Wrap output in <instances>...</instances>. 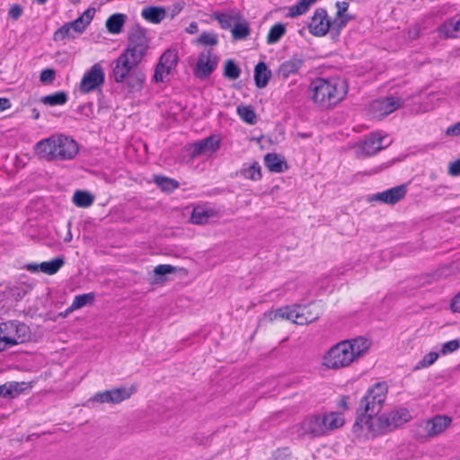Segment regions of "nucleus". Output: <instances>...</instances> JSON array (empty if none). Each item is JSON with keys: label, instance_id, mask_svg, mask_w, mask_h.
Returning a JSON list of instances; mask_svg holds the SVG:
<instances>
[{"label": "nucleus", "instance_id": "nucleus-1", "mask_svg": "<svg viewBox=\"0 0 460 460\" xmlns=\"http://www.w3.org/2000/svg\"><path fill=\"white\" fill-rule=\"evenodd\" d=\"M313 102L321 109H330L341 102L348 93V84L340 76L317 77L309 85Z\"/></svg>", "mask_w": 460, "mask_h": 460}, {"label": "nucleus", "instance_id": "nucleus-2", "mask_svg": "<svg viewBox=\"0 0 460 460\" xmlns=\"http://www.w3.org/2000/svg\"><path fill=\"white\" fill-rule=\"evenodd\" d=\"M387 385L385 382L376 383L367 389L366 394L359 402V407L357 410V420L354 428L360 429H368V426L376 420V416L383 408L387 394Z\"/></svg>", "mask_w": 460, "mask_h": 460}, {"label": "nucleus", "instance_id": "nucleus-3", "mask_svg": "<svg viewBox=\"0 0 460 460\" xmlns=\"http://www.w3.org/2000/svg\"><path fill=\"white\" fill-rule=\"evenodd\" d=\"M79 151L77 143L70 137L53 135L38 142L36 155L46 161H66L73 159Z\"/></svg>", "mask_w": 460, "mask_h": 460}, {"label": "nucleus", "instance_id": "nucleus-4", "mask_svg": "<svg viewBox=\"0 0 460 460\" xmlns=\"http://www.w3.org/2000/svg\"><path fill=\"white\" fill-rule=\"evenodd\" d=\"M141 61L121 53L112 62L111 77L118 84H122L129 93L140 92L143 88L146 75L138 67Z\"/></svg>", "mask_w": 460, "mask_h": 460}, {"label": "nucleus", "instance_id": "nucleus-5", "mask_svg": "<svg viewBox=\"0 0 460 460\" xmlns=\"http://www.w3.org/2000/svg\"><path fill=\"white\" fill-rule=\"evenodd\" d=\"M411 419L410 411L405 408L393 410L376 417L372 425L368 426V431L372 435H380L391 432Z\"/></svg>", "mask_w": 460, "mask_h": 460}, {"label": "nucleus", "instance_id": "nucleus-6", "mask_svg": "<svg viewBox=\"0 0 460 460\" xmlns=\"http://www.w3.org/2000/svg\"><path fill=\"white\" fill-rule=\"evenodd\" d=\"M323 360V365L329 369H340L349 366L355 358L349 341H343L332 346Z\"/></svg>", "mask_w": 460, "mask_h": 460}, {"label": "nucleus", "instance_id": "nucleus-7", "mask_svg": "<svg viewBox=\"0 0 460 460\" xmlns=\"http://www.w3.org/2000/svg\"><path fill=\"white\" fill-rule=\"evenodd\" d=\"M149 48V40L146 36V31L139 24L134 25L128 31V45L122 52L127 56L142 61Z\"/></svg>", "mask_w": 460, "mask_h": 460}, {"label": "nucleus", "instance_id": "nucleus-8", "mask_svg": "<svg viewBox=\"0 0 460 460\" xmlns=\"http://www.w3.org/2000/svg\"><path fill=\"white\" fill-rule=\"evenodd\" d=\"M1 338L5 348L24 343L31 338L29 326L19 321H8L0 323Z\"/></svg>", "mask_w": 460, "mask_h": 460}, {"label": "nucleus", "instance_id": "nucleus-9", "mask_svg": "<svg viewBox=\"0 0 460 460\" xmlns=\"http://www.w3.org/2000/svg\"><path fill=\"white\" fill-rule=\"evenodd\" d=\"M451 422L452 419L447 415H436L419 422L414 429V434L419 438H433L444 432Z\"/></svg>", "mask_w": 460, "mask_h": 460}, {"label": "nucleus", "instance_id": "nucleus-10", "mask_svg": "<svg viewBox=\"0 0 460 460\" xmlns=\"http://www.w3.org/2000/svg\"><path fill=\"white\" fill-rule=\"evenodd\" d=\"M392 140L386 134L381 131L372 132L367 135L358 145L361 155L364 157L372 156L379 151L388 147Z\"/></svg>", "mask_w": 460, "mask_h": 460}, {"label": "nucleus", "instance_id": "nucleus-11", "mask_svg": "<svg viewBox=\"0 0 460 460\" xmlns=\"http://www.w3.org/2000/svg\"><path fill=\"white\" fill-rule=\"evenodd\" d=\"M218 61L219 58L211 49L200 52L193 70L194 75L200 80L208 78L217 69Z\"/></svg>", "mask_w": 460, "mask_h": 460}, {"label": "nucleus", "instance_id": "nucleus-12", "mask_svg": "<svg viewBox=\"0 0 460 460\" xmlns=\"http://www.w3.org/2000/svg\"><path fill=\"white\" fill-rule=\"evenodd\" d=\"M105 80V75L100 64H94L87 70L81 80L79 90L82 93H89L99 89Z\"/></svg>", "mask_w": 460, "mask_h": 460}, {"label": "nucleus", "instance_id": "nucleus-13", "mask_svg": "<svg viewBox=\"0 0 460 460\" xmlns=\"http://www.w3.org/2000/svg\"><path fill=\"white\" fill-rule=\"evenodd\" d=\"M136 389L134 387H118L96 393L91 399L92 402L117 404L128 399Z\"/></svg>", "mask_w": 460, "mask_h": 460}, {"label": "nucleus", "instance_id": "nucleus-14", "mask_svg": "<svg viewBox=\"0 0 460 460\" xmlns=\"http://www.w3.org/2000/svg\"><path fill=\"white\" fill-rule=\"evenodd\" d=\"M178 63V55L175 50L167 49L160 57L159 62L155 66L154 80L156 83H164L171 71Z\"/></svg>", "mask_w": 460, "mask_h": 460}, {"label": "nucleus", "instance_id": "nucleus-15", "mask_svg": "<svg viewBox=\"0 0 460 460\" xmlns=\"http://www.w3.org/2000/svg\"><path fill=\"white\" fill-rule=\"evenodd\" d=\"M331 27L327 11L324 8H317L308 24L310 33L316 37H322L327 34Z\"/></svg>", "mask_w": 460, "mask_h": 460}, {"label": "nucleus", "instance_id": "nucleus-16", "mask_svg": "<svg viewBox=\"0 0 460 460\" xmlns=\"http://www.w3.org/2000/svg\"><path fill=\"white\" fill-rule=\"evenodd\" d=\"M325 432L326 427L322 415L308 416L300 423L302 436L320 437Z\"/></svg>", "mask_w": 460, "mask_h": 460}, {"label": "nucleus", "instance_id": "nucleus-17", "mask_svg": "<svg viewBox=\"0 0 460 460\" xmlns=\"http://www.w3.org/2000/svg\"><path fill=\"white\" fill-rule=\"evenodd\" d=\"M402 101L399 97L388 96L375 100L371 103V110L378 117L389 115L401 108Z\"/></svg>", "mask_w": 460, "mask_h": 460}, {"label": "nucleus", "instance_id": "nucleus-18", "mask_svg": "<svg viewBox=\"0 0 460 460\" xmlns=\"http://www.w3.org/2000/svg\"><path fill=\"white\" fill-rule=\"evenodd\" d=\"M407 193L406 185L402 184L382 192L375 194L372 200L385 204L394 205L402 200Z\"/></svg>", "mask_w": 460, "mask_h": 460}, {"label": "nucleus", "instance_id": "nucleus-19", "mask_svg": "<svg viewBox=\"0 0 460 460\" xmlns=\"http://www.w3.org/2000/svg\"><path fill=\"white\" fill-rule=\"evenodd\" d=\"M438 34L444 39H455L460 37V14H456L438 27Z\"/></svg>", "mask_w": 460, "mask_h": 460}, {"label": "nucleus", "instance_id": "nucleus-20", "mask_svg": "<svg viewBox=\"0 0 460 460\" xmlns=\"http://www.w3.org/2000/svg\"><path fill=\"white\" fill-rule=\"evenodd\" d=\"M219 146L220 140L216 136H210L193 145L191 155L195 157L204 153H213L216 152Z\"/></svg>", "mask_w": 460, "mask_h": 460}, {"label": "nucleus", "instance_id": "nucleus-21", "mask_svg": "<svg viewBox=\"0 0 460 460\" xmlns=\"http://www.w3.org/2000/svg\"><path fill=\"white\" fill-rule=\"evenodd\" d=\"M64 264V259L58 257L49 261H43L40 264H28L26 268L31 272H38L39 270H40L46 274L53 275L57 273Z\"/></svg>", "mask_w": 460, "mask_h": 460}, {"label": "nucleus", "instance_id": "nucleus-22", "mask_svg": "<svg viewBox=\"0 0 460 460\" xmlns=\"http://www.w3.org/2000/svg\"><path fill=\"white\" fill-rule=\"evenodd\" d=\"M94 13V8H88L77 19L67 23L75 34H82L92 22Z\"/></svg>", "mask_w": 460, "mask_h": 460}, {"label": "nucleus", "instance_id": "nucleus-23", "mask_svg": "<svg viewBox=\"0 0 460 460\" xmlns=\"http://www.w3.org/2000/svg\"><path fill=\"white\" fill-rule=\"evenodd\" d=\"M304 64V60L298 57H292L290 59L284 61L279 67L278 74L284 79L291 75H296Z\"/></svg>", "mask_w": 460, "mask_h": 460}, {"label": "nucleus", "instance_id": "nucleus-24", "mask_svg": "<svg viewBox=\"0 0 460 460\" xmlns=\"http://www.w3.org/2000/svg\"><path fill=\"white\" fill-rule=\"evenodd\" d=\"M242 14L235 10H230L226 13H215L213 17L217 20L222 29L233 28L234 23L242 21Z\"/></svg>", "mask_w": 460, "mask_h": 460}, {"label": "nucleus", "instance_id": "nucleus-25", "mask_svg": "<svg viewBox=\"0 0 460 460\" xmlns=\"http://www.w3.org/2000/svg\"><path fill=\"white\" fill-rule=\"evenodd\" d=\"M265 166L273 172H283L288 169L287 162L275 153H269L264 156Z\"/></svg>", "mask_w": 460, "mask_h": 460}, {"label": "nucleus", "instance_id": "nucleus-26", "mask_svg": "<svg viewBox=\"0 0 460 460\" xmlns=\"http://www.w3.org/2000/svg\"><path fill=\"white\" fill-rule=\"evenodd\" d=\"M271 77V71L264 62H259L254 68V81L258 88H264Z\"/></svg>", "mask_w": 460, "mask_h": 460}, {"label": "nucleus", "instance_id": "nucleus-27", "mask_svg": "<svg viewBox=\"0 0 460 460\" xmlns=\"http://www.w3.org/2000/svg\"><path fill=\"white\" fill-rule=\"evenodd\" d=\"M141 15L152 23H160L165 18L166 12L160 6H147L142 10Z\"/></svg>", "mask_w": 460, "mask_h": 460}, {"label": "nucleus", "instance_id": "nucleus-28", "mask_svg": "<svg viewBox=\"0 0 460 460\" xmlns=\"http://www.w3.org/2000/svg\"><path fill=\"white\" fill-rule=\"evenodd\" d=\"M216 214V211L212 208L196 207L192 210L190 221L195 225H204L208 222L209 218L215 217Z\"/></svg>", "mask_w": 460, "mask_h": 460}, {"label": "nucleus", "instance_id": "nucleus-29", "mask_svg": "<svg viewBox=\"0 0 460 460\" xmlns=\"http://www.w3.org/2000/svg\"><path fill=\"white\" fill-rule=\"evenodd\" d=\"M299 305H287L280 308H278L274 312H270L269 316L270 320L276 319V318H282L291 321L295 323L296 317H297V306Z\"/></svg>", "mask_w": 460, "mask_h": 460}, {"label": "nucleus", "instance_id": "nucleus-30", "mask_svg": "<svg viewBox=\"0 0 460 460\" xmlns=\"http://www.w3.org/2000/svg\"><path fill=\"white\" fill-rule=\"evenodd\" d=\"M127 15L124 13H114L106 21V28L110 33L119 34L122 31Z\"/></svg>", "mask_w": 460, "mask_h": 460}, {"label": "nucleus", "instance_id": "nucleus-31", "mask_svg": "<svg viewBox=\"0 0 460 460\" xmlns=\"http://www.w3.org/2000/svg\"><path fill=\"white\" fill-rule=\"evenodd\" d=\"M355 360L361 357L370 347V341L364 337H358L349 341Z\"/></svg>", "mask_w": 460, "mask_h": 460}, {"label": "nucleus", "instance_id": "nucleus-32", "mask_svg": "<svg viewBox=\"0 0 460 460\" xmlns=\"http://www.w3.org/2000/svg\"><path fill=\"white\" fill-rule=\"evenodd\" d=\"M300 311L305 314L304 322L313 323L316 321L323 314L321 306L317 304L312 303L308 305H299Z\"/></svg>", "mask_w": 460, "mask_h": 460}, {"label": "nucleus", "instance_id": "nucleus-33", "mask_svg": "<svg viewBox=\"0 0 460 460\" xmlns=\"http://www.w3.org/2000/svg\"><path fill=\"white\" fill-rule=\"evenodd\" d=\"M94 201V197L85 190H75L73 195V202L78 208H88Z\"/></svg>", "mask_w": 460, "mask_h": 460}, {"label": "nucleus", "instance_id": "nucleus-34", "mask_svg": "<svg viewBox=\"0 0 460 460\" xmlns=\"http://www.w3.org/2000/svg\"><path fill=\"white\" fill-rule=\"evenodd\" d=\"M67 100L66 93L60 91L42 97L41 102L49 106H58L66 104Z\"/></svg>", "mask_w": 460, "mask_h": 460}, {"label": "nucleus", "instance_id": "nucleus-35", "mask_svg": "<svg viewBox=\"0 0 460 460\" xmlns=\"http://www.w3.org/2000/svg\"><path fill=\"white\" fill-rule=\"evenodd\" d=\"M231 32L234 40H243L250 35L251 29L249 27L248 22L242 16V21L234 23V27L231 30Z\"/></svg>", "mask_w": 460, "mask_h": 460}, {"label": "nucleus", "instance_id": "nucleus-36", "mask_svg": "<svg viewBox=\"0 0 460 460\" xmlns=\"http://www.w3.org/2000/svg\"><path fill=\"white\" fill-rule=\"evenodd\" d=\"M322 416L324 420L326 431L338 429L344 423L343 417L336 412H330L328 414H323Z\"/></svg>", "mask_w": 460, "mask_h": 460}, {"label": "nucleus", "instance_id": "nucleus-37", "mask_svg": "<svg viewBox=\"0 0 460 460\" xmlns=\"http://www.w3.org/2000/svg\"><path fill=\"white\" fill-rule=\"evenodd\" d=\"M154 182L164 191L171 192L179 187V182L173 179L155 175L154 177Z\"/></svg>", "mask_w": 460, "mask_h": 460}, {"label": "nucleus", "instance_id": "nucleus-38", "mask_svg": "<svg viewBox=\"0 0 460 460\" xmlns=\"http://www.w3.org/2000/svg\"><path fill=\"white\" fill-rule=\"evenodd\" d=\"M286 31V26L283 23L274 24L269 31L267 36V43L275 44L279 42V40L285 35Z\"/></svg>", "mask_w": 460, "mask_h": 460}, {"label": "nucleus", "instance_id": "nucleus-39", "mask_svg": "<svg viewBox=\"0 0 460 460\" xmlns=\"http://www.w3.org/2000/svg\"><path fill=\"white\" fill-rule=\"evenodd\" d=\"M95 300V294L86 293L82 295H77L75 296L74 301L72 305H70V310H76L79 309L86 305H92L93 304Z\"/></svg>", "mask_w": 460, "mask_h": 460}, {"label": "nucleus", "instance_id": "nucleus-40", "mask_svg": "<svg viewBox=\"0 0 460 460\" xmlns=\"http://www.w3.org/2000/svg\"><path fill=\"white\" fill-rule=\"evenodd\" d=\"M240 174L245 179L252 181H259L261 178V165L258 162H254L247 168H243Z\"/></svg>", "mask_w": 460, "mask_h": 460}, {"label": "nucleus", "instance_id": "nucleus-41", "mask_svg": "<svg viewBox=\"0 0 460 460\" xmlns=\"http://www.w3.org/2000/svg\"><path fill=\"white\" fill-rule=\"evenodd\" d=\"M240 67L234 63L233 59H227L225 63L224 76L230 80H235L240 76Z\"/></svg>", "mask_w": 460, "mask_h": 460}, {"label": "nucleus", "instance_id": "nucleus-42", "mask_svg": "<svg viewBox=\"0 0 460 460\" xmlns=\"http://www.w3.org/2000/svg\"><path fill=\"white\" fill-rule=\"evenodd\" d=\"M237 113L244 122L250 125L256 123V114L251 106H238Z\"/></svg>", "mask_w": 460, "mask_h": 460}, {"label": "nucleus", "instance_id": "nucleus-43", "mask_svg": "<svg viewBox=\"0 0 460 460\" xmlns=\"http://www.w3.org/2000/svg\"><path fill=\"white\" fill-rule=\"evenodd\" d=\"M75 34L68 25V23H65L60 28H58L53 35V40L55 41H61L66 39H75Z\"/></svg>", "mask_w": 460, "mask_h": 460}, {"label": "nucleus", "instance_id": "nucleus-44", "mask_svg": "<svg viewBox=\"0 0 460 460\" xmlns=\"http://www.w3.org/2000/svg\"><path fill=\"white\" fill-rule=\"evenodd\" d=\"M197 43L203 46H216L218 43L217 34L212 31H204L197 39Z\"/></svg>", "mask_w": 460, "mask_h": 460}, {"label": "nucleus", "instance_id": "nucleus-45", "mask_svg": "<svg viewBox=\"0 0 460 460\" xmlns=\"http://www.w3.org/2000/svg\"><path fill=\"white\" fill-rule=\"evenodd\" d=\"M309 9V6L305 3V0L298 1L295 5H292L288 9V17L295 18L299 15L305 13Z\"/></svg>", "mask_w": 460, "mask_h": 460}, {"label": "nucleus", "instance_id": "nucleus-46", "mask_svg": "<svg viewBox=\"0 0 460 460\" xmlns=\"http://www.w3.org/2000/svg\"><path fill=\"white\" fill-rule=\"evenodd\" d=\"M459 348H460L459 340H457V339L451 340V341H447L441 345L440 354L447 355V354L456 351Z\"/></svg>", "mask_w": 460, "mask_h": 460}, {"label": "nucleus", "instance_id": "nucleus-47", "mask_svg": "<svg viewBox=\"0 0 460 460\" xmlns=\"http://www.w3.org/2000/svg\"><path fill=\"white\" fill-rule=\"evenodd\" d=\"M438 358V353L435 351H431L426 354L421 360H420L416 366V368H423L428 367L434 364Z\"/></svg>", "mask_w": 460, "mask_h": 460}, {"label": "nucleus", "instance_id": "nucleus-48", "mask_svg": "<svg viewBox=\"0 0 460 460\" xmlns=\"http://www.w3.org/2000/svg\"><path fill=\"white\" fill-rule=\"evenodd\" d=\"M350 19L351 17L349 15H343L342 17H338L336 15L335 19L331 22V30L335 31L336 33L339 34Z\"/></svg>", "mask_w": 460, "mask_h": 460}, {"label": "nucleus", "instance_id": "nucleus-49", "mask_svg": "<svg viewBox=\"0 0 460 460\" xmlns=\"http://www.w3.org/2000/svg\"><path fill=\"white\" fill-rule=\"evenodd\" d=\"M55 70L47 68L41 71L40 80L43 84H51L55 79Z\"/></svg>", "mask_w": 460, "mask_h": 460}, {"label": "nucleus", "instance_id": "nucleus-50", "mask_svg": "<svg viewBox=\"0 0 460 460\" xmlns=\"http://www.w3.org/2000/svg\"><path fill=\"white\" fill-rule=\"evenodd\" d=\"M174 271H175V268L169 264L157 265L154 270L155 274L158 275V276L167 275V274L172 273Z\"/></svg>", "mask_w": 460, "mask_h": 460}, {"label": "nucleus", "instance_id": "nucleus-51", "mask_svg": "<svg viewBox=\"0 0 460 460\" xmlns=\"http://www.w3.org/2000/svg\"><path fill=\"white\" fill-rule=\"evenodd\" d=\"M22 11L23 9L20 4H14L8 11V17L13 21H16L22 16Z\"/></svg>", "mask_w": 460, "mask_h": 460}, {"label": "nucleus", "instance_id": "nucleus-52", "mask_svg": "<svg viewBox=\"0 0 460 460\" xmlns=\"http://www.w3.org/2000/svg\"><path fill=\"white\" fill-rule=\"evenodd\" d=\"M448 174L451 176L460 175V158L449 163Z\"/></svg>", "mask_w": 460, "mask_h": 460}, {"label": "nucleus", "instance_id": "nucleus-53", "mask_svg": "<svg viewBox=\"0 0 460 460\" xmlns=\"http://www.w3.org/2000/svg\"><path fill=\"white\" fill-rule=\"evenodd\" d=\"M335 6L337 8L336 15L338 17H342L343 15H349L348 13H346V12L348 11V8H349V3L348 2H345V1L340 2V1H338V2H336Z\"/></svg>", "mask_w": 460, "mask_h": 460}, {"label": "nucleus", "instance_id": "nucleus-54", "mask_svg": "<svg viewBox=\"0 0 460 460\" xmlns=\"http://www.w3.org/2000/svg\"><path fill=\"white\" fill-rule=\"evenodd\" d=\"M24 383H9V385H12V398L19 395L21 392L24 389Z\"/></svg>", "mask_w": 460, "mask_h": 460}, {"label": "nucleus", "instance_id": "nucleus-55", "mask_svg": "<svg viewBox=\"0 0 460 460\" xmlns=\"http://www.w3.org/2000/svg\"><path fill=\"white\" fill-rule=\"evenodd\" d=\"M447 136H460V121L448 127L446 130Z\"/></svg>", "mask_w": 460, "mask_h": 460}, {"label": "nucleus", "instance_id": "nucleus-56", "mask_svg": "<svg viewBox=\"0 0 460 460\" xmlns=\"http://www.w3.org/2000/svg\"><path fill=\"white\" fill-rule=\"evenodd\" d=\"M12 385H9V383H6L3 385H0V397H11L12 398Z\"/></svg>", "mask_w": 460, "mask_h": 460}, {"label": "nucleus", "instance_id": "nucleus-57", "mask_svg": "<svg viewBox=\"0 0 460 460\" xmlns=\"http://www.w3.org/2000/svg\"><path fill=\"white\" fill-rule=\"evenodd\" d=\"M450 307L453 312L460 314V292L452 299Z\"/></svg>", "mask_w": 460, "mask_h": 460}, {"label": "nucleus", "instance_id": "nucleus-58", "mask_svg": "<svg viewBox=\"0 0 460 460\" xmlns=\"http://www.w3.org/2000/svg\"><path fill=\"white\" fill-rule=\"evenodd\" d=\"M296 314H297V317H296V321H295L296 324L303 325V324L309 323L308 322H304V320H305V314H303V312L300 311L299 305L297 306Z\"/></svg>", "mask_w": 460, "mask_h": 460}, {"label": "nucleus", "instance_id": "nucleus-59", "mask_svg": "<svg viewBox=\"0 0 460 460\" xmlns=\"http://www.w3.org/2000/svg\"><path fill=\"white\" fill-rule=\"evenodd\" d=\"M11 107V102L7 98H0V111H4Z\"/></svg>", "mask_w": 460, "mask_h": 460}, {"label": "nucleus", "instance_id": "nucleus-60", "mask_svg": "<svg viewBox=\"0 0 460 460\" xmlns=\"http://www.w3.org/2000/svg\"><path fill=\"white\" fill-rule=\"evenodd\" d=\"M26 293H27L26 290H22V291L19 289L13 290V296H14L16 300H19V299L22 298Z\"/></svg>", "mask_w": 460, "mask_h": 460}, {"label": "nucleus", "instance_id": "nucleus-61", "mask_svg": "<svg viewBox=\"0 0 460 460\" xmlns=\"http://www.w3.org/2000/svg\"><path fill=\"white\" fill-rule=\"evenodd\" d=\"M187 32L190 34H193L198 31V24L195 22H190L189 27L187 28Z\"/></svg>", "mask_w": 460, "mask_h": 460}, {"label": "nucleus", "instance_id": "nucleus-62", "mask_svg": "<svg viewBox=\"0 0 460 460\" xmlns=\"http://www.w3.org/2000/svg\"><path fill=\"white\" fill-rule=\"evenodd\" d=\"M340 405L343 408H347V397H343L341 400Z\"/></svg>", "mask_w": 460, "mask_h": 460}, {"label": "nucleus", "instance_id": "nucleus-63", "mask_svg": "<svg viewBox=\"0 0 460 460\" xmlns=\"http://www.w3.org/2000/svg\"><path fill=\"white\" fill-rule=\"evenodd\" d=\"M32 117L36 119L40 117V112L36 109L32 110Z\"/></svg>", "mask_w": 460, "mask_h": 460}, {"label": "nucleus", "instance_id": "nucleus-64", "mask_svg": "<svg viewBox=\"0 0 460 460\" xmlns=\"http://www.w3.org/2000/svg\"><path fill=\"white\" fill-rule=\"evenodd\" d=\"M317 0H305V3L310 7L313 4H314Z\"/></svg>", "mask_w": 460, "mask_h": 460}]
</instances>
